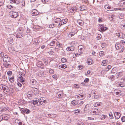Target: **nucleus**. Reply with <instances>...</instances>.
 Segmentation results:
<instances>
[{"instance_id": "46", "label": "nucleus", "mask_w": 125, "mask_h": 125, "mask_svg": "<svg viewBox=\"0 0 125 125\" xmlns=\"http://www.w3.org/2000/svg\"><path fill=\"white\" fill-rule=\"evenodd\" d=\"M105 117V116L104 115H102L101 116H100V118L101 120L104 119Z\"/></svg>"}, {"instance_id": "51", "label": "nucleus", "mask_w": 125, "mask_h": 125, "mask_svg": "<svg viewBox=\"0 0 125 125\" xmlns=\"http://www.w3.org/2000/svg\"><path fill=\"white\" fill-rule=\"evenodd\" d=\"M49 73L51 74L53 73L54 71L52 69H50L49 71Z\"/></svg>"}, {"instance_id": "8", "label": "nucleus", "mask_w": 125, "mask_h": 125, "mask_svg": "<svg viewBox=\"0 0 125 125\" xmlns=\"http://www.w3.org/2000/svg\"><path fill=\"white\" fill-rule=\"evenodd\" d=\"M116 85L121 87H124L125 86V83L122 82H118L117 83Z\"/></svg>"}, {"instance_id": "35", "label": "nucleus", "mask_w": 125, "mask_h": 125, "mask_svg": "<svg viewBox=\"0 0 125 125\" xmlns=\"http://www.w3.org/2000/svg\"><path fill=\"white\" fill-rule=\"evenodd\" d=\"M60 22L62 24V25L64 24H66L67 22V21L64 19H63L61 21V20Z\"/></svg>"}, {"instance_id": "1", "label": "nucleus", "mask_w": 125, "mask_h": 125, "mask_svg": "<svg viewBox=\"0 0 125 125\" xmlns=\"http://www.w3.org/2000/svg\"><path fill=\"white\" fill-rule=\"evenodd\" d=\"M0 88L1 90H3L4 93L5 94H7L9 91L8 87L3 84L0 85Z\"/></svg>"}, {"instance_id": "14", "label": "nucleus", "mask_w": 125, "mask_h": 125, "mask_svg": "<svg viewBox=\"0 0 125 125\" xmlns=\"http://www.w3.org/2000/svg\"><path fill=\"white\" fill-rule=\"evenodd\" d=\"M123 75V73L122 72H120L118 73H117L116 74V76L117 78L119 77L122 76Z\"/></svg>"}, {"instance_id": "41", "label": "nucleus", "mask_w": 125, "mask_h": 125, "mask_svg": "<svg viewBox=\"0 0 125 125\" xmlns=\"http://www.w3.org/2000/svg\"><path fill=\"white\" fill-rule=\"evenodd\" d=\"M109 118L110 119H113L114 118L112 113L110 112L109 114Z\"/></svg>"}, {"instance_id": "27", "label": "nucleus", "mask_w": 125, "mask_h": 125, "mask_svg": "<svg viewBox=\"0 0 125 125\" xmlns=\"http://www.w3.org/2000/svg\"><path fill=\"white\" fill-rule=\"evenodd\" d=\"M3 65L6 68H8L9 67L10 65V64H9L4 63H3Z\"/></svg>"}, {"instance_id": "28", "label": "nucleus", "mask_w": 125, "mask_h": 125, "mask_svg": "<svg viewBox=\"0 0 125 125\" xmlns=\"http://www.w3.org/2000/svg\"><path fill=\"white\" fill-rule=\"evenodd\" d=\"M112 67L111 65H108L106 68L105 71H107L109 70Z\"/></svg>"}, {"instance_id": "49", "label": "nucleus", "mask_w": 125, "mask_h": 125, "mask_svg": "<svg viewBox=\"0 0 125 125\" xmlns=\"http://www.w3.org/2000/svg\"><path fill=\"white\" fill-rule=\"evenodd\" d=\"M55 42L54 41H52L49 44L51 46H52L54 45V44H55Z\"/></svg>"}, {"instance_id": "47", "label": "nucleus", "mask_w": 125, "mask_h": 125, "mask_svg": "<svg viewBox=\"0 0 125 125\" xmlns=\"http://www.w3.org/2000/svg\"><path fill=\"white\" fill-rule=\"evenodd\" d=\"M5 55H6V54L3 52H1L0 54V56L2 57H4Z\"/></svg>"}, {"instance_id": "32", "label": "nucleus", "mask_w": 125, "mask_h": 125, "mask_svg": "<svg viewBox=\"0 0 125 125\" xmlns=\"http://www.w3.org/2000/svg\"><path fill=\"white\" fill-rule=\"evenodd\" d=\"M96 111V115H99V113H100L101 114V111L100 109H96L95 110Z\"/></svg>"}, {"instance_id": "63", "label": "nucleus", "mask_w": 125, "mask_h": 125, "mask_svg": "<svg viewBox=\"0 0 125 125\" xmlns=\"http://www.w3.org/2000/svg\"><path fill=\"white\" fill-rule=\"evenodd\" d=\"M121 26L123 29H125V23L123 24Z\"/></svg>"}, {"instance_id": "52", "label": "nucleus", "mask_w": 125, "mask_h": 125, "mask_svg": "<svg viewBox=\"0 0 125 125\" xmlns=\"http://www.w3.org/2000/svg\"><path fill=\"white\" fill-rule=\"evenodd\" d=\"M15 122H17L18 124L19 125H22V123L21 122H18V120H15Z\"/></svg>"}, {"instance_id": "2", "label": "nucleus", "mask_w": 125, "mask_h": 125, "mask_svg": "<svg viewBox=\"0 0 125 125\" xmlns=\"http://www.w3.org/2000/svg\"><path fill=\"white\" fill-rule=\"evenodd\" d=\"M10 117V115L7 114L2 115L0 116V120L1 119L0 121L2 120H7Z\"/></svg>"}, {"instance_id": "38", "label": "nucleus", "mask_w": 125, "mask_h": 125, "mask_svg": "<svg viewBox=\"0 0 125 125\" xmlns=\"http://www.w3.org/2000/svg\"><path fill=\"white\" fill-rule=\"evenodd\" d=\"M55 26V24L53 23L49 25V27L51 28H53Z\"/></svg>"}, {"instance_id": "19", "label": "nucleus", "mask_w": 125, "mask_h": 125, "mask_svg": "<svg viewBox=\"0 0 125 125\" xmlns=\"http://www.w3.org/2000/svg\"><path fill=\"white\" fill-rule=\"evenodd\" d=\"M115 46L116 50H118L121 48V46L120 44L117 43L115 44Z\"/></svg>"}, {"instance_id": "33", "label": "nucleus", "mask_w": 125, "mask_h": 125, "mask_svg": "<svg viewBox=\"0 0 125 125\" xmlns=\"http://www.w3.org/2000/svg\"><path fill=\"white\" fill-rule=\"evenodd\" d=\"M116 68H114L112 70L111 73H115L116 72H117Z\"/></svg>"}, {"instance_id": "36", "label": "nucleus", "mask_w": 125, "mask_h": 125, "mask_svg": "<svg viewBox=\"0 0 125 125\" xmlns=\"http://www.w3.org/2000/svg\"><path fill=\"white\" fill-rule=\"evenodd\" d=\"M83 103V101H79L77 102V104L79 106L82 105Z\"/></svg>"}, {"instance_id": "22", "label": "nucleus", "mask_w": 125, "mask_h": 125, "mask_svg": "<svg viewBox=\"0 0 125 125\" xmlns=\"http://www.w3.org/2000/svg\"><path fill=\"white\" fill-rule=\"evenodd\" d=\"M19 33L16 34V37L18 38H20L21 37H22L23 36V35L21 33H20V32H18Z\"/></svg>"}, {"instance_id": "24", "label": "nucleus", "mask_w": 125, "mask_h": 125, "mask_svg": "<svg viewBox=\"0 0 125 125\" xmlns=\"http://www.w3.org/2000/svg\"><path fill=\"white\" fill-rule=\"evenodd\" d=\"M31 84L32 85H35L36 84V81L35 79H32L31 80Z\"/></svg>"}, {"instance_id": "39", "label": "nucleus", "mask_w": 125, "mask_h": 125, "mask_svg": "<svg viewBox=\"0 0 125 125\" xmlns=\"http://www.w3.org/2000/svg\"><path fill=\"white\" fill-rule=\"evenodd\" d=\"M61 20L59 18H57L55 19V23H57L59 22Z\"/></svg>"}, {"instance_id": "6", "label": "nucleus", "mask_w": 125, "mask_h": 125, "mask_svg": "<svg viewBox=\"0 0 125 125\" xmlns=\"http://www.w3.org/2000/svg\"><path fill=\"white\" fill-rule=\"evenodd\" d=\"M99 31H103L107 30V28L105 27L102 25H100L99 26Z\"/></svg>"}, {"instance_id": "58", "label": "nucleus", "mask_w": 125, "mask_h": 125, "mask_svg": "<svg viewBox=\"0 0 125 125\" xmlns=\"http://www.w3.org/2000/svg\"><path fill=\"white\" fill-rule=\"evenodd\" d=\"M122 121L123 122H124L125 121V116H123L121 118Z\"/></svg>"}, {"instance_id": "45", "label": "nucleus", "mask_w": 125, "mask_h": 125, "mask_svg": "<svg viewBox=\"0 0 125 125\" xmlns=\"http://www.w3.org/2000/svg\"><path fill=\"white\" fill-rule=\"evenodd\" d=\"M100 105V104L98 103V102H96V103H95V104H94V106L95 107L99 106Z\"/></svg>"}, {"instance_id": "18", "label": "nucleus", "mask_w": 125, "mask_h": 125, "mask_svg": "<svg viewBox=\"0 0 125 125\" xmlns=\"http://www.w3.org/2000/svg\"><path fill=\"white\" fill-rule=\"evenodd\" d=\"M83 95L82 94H79V96L77 97V99L79 100H81L83 99Z\"/></svg>"}, {"instance_id": "50", "label": "nucleus", "mask_w": 125, "mask_h": 125, "mask_svg": "<svg viewBox=\"0 0 125 125\" xmlns=\"http://www.w3.org/2000/svg\"><path fill=\"white\" fill-rule=\"evenodd\" d=\"M21 6L22 7L24 6L25 5V2L24 0H22L21 1Z\"/></svg>"}, {"instance_id": "3", "label": "nucleus", "mask_w": 125, "mask_h": 125, "mask_svg": "<svg viewBox=\"0 0 125 125\" xmlns=\"http://www.w3.org/2000/svg\"><path fill=\"white\" fill-rule=\"evenodd\" d=\"M104 8L107 11H113L114 10H117L116 8H114L113 9V10L112 9L111 7L109 6L108 5H105L104 6Z\"/></svg>"}, {"instance_id": "43", "label": "nucleus", "mask_w": 125, "mask_h": 125, "mask_svg": "<svg viewBox=\"0 0 125 125\" xmlns=\"http://www.w3.org/2000/svg\"><path fill=\"white\" fill-rule=\"evenodd\" d=\"M67 60L66 59L64 58H62L61 59V61L62 62H64L67 61Z\"/></svg>"}, {"instance_id": "34", "label": "nucleus", "mask_w": 125, "mask_h": 125, "mask_svg": "<svg viewBox=\"0 0 125 125\" xmlns=\"http://www.w3.org/2000/svg\"><path fill=\"white\" fill-rule=\"evenodd\" d=\"M71 103L73 105H75L76 104H77V102L76 101L74 100L72 101L71 102Z\"/></svg>"}, {"instance_id": "60", "label": "nucleus", "mask_w": 125, "mask_h": 125, "mask_svg": "<svg viewBox=\"0 0 125 125\" xmlns=\"http://www.w3.org/2000/svg\"><path fill=\"white\" fill-rule=\"evenodd\" d=\"M73 112L74 114L76 115H77V113H79V111L78 110H76L75 111H73Z\"/></svg>"}, {"instance_id": "44", "label": "nucleus", "mask_w": 125, "mask_h": 125, "mask_svg": "<svg viewBox=\"0 0 125 125\" xmlns=\"http://www.w3.org/2000/svg\"><path fill=\"white\" fill-rule=\"evenodd\" d=\"M13 42V40L12 38H10L8 41V42L10 44H11Z\"/></svg>"}, {"instance_id": "11", "label": "nucleus", "mask_w": 125, "mask_h": 125, "mask_svg": "<svg viewBox=\"0 0 125 125\" xmlns=\"http://www.w3.org/2000/svg\"><path fill=\"white\" fill-rule=\"evenodd\" d=\"M37 90H38L37 88H31V92L33 94H36L37 93Z\"/></svg>"}, {"instance_id": "21", "label": "nucleus", "mask_w": 125, "mask_h": 125, "mask_svg": "<svg viewBox=\"0 0 125 125\" xmlns=\"http://www.w3.org/2000/svg\"><path fill=\"white\" fill-rule=\"evenodd\" d=\"M38 105H40L42 104L43 103V102L44 103H45V102L46 101L45 100H44L43 101H42L41 100H40L38 99Z\"/></svg>"}, {"instance_id": "29", "label": "nucleus", "mask_w": 125, "mask_h": 125, "mask_svg": "<svg viewBox=\"0 0 125 125\" xmlns=\"http://www.w3.org/2000/svg\"><path fill=\"white\" fill-rule=\"evenodd\" d=\"M38 99H36V100L35 99V100H33V104H37L38 105Z\"/></svg>"}, {"instance_id": "16", "label": "nucleus", "mask_w": 125, "mask_h": 125, "mask_svg": "<svg viewBox=\"0 0 125 125\" xmlns=\"http://www.w3.org/2000/svg\"><path fill=\"white\" fill-rule=\"evenodd\" d=\"M32 14L33 15H36L39 14V13L37 10H33L32 11Z\"/></svg>"}, {"instance_id": "31", "label": "nucleus", "mask_w": 125, "mask_h": 125, "mask_svg": "<svg viewBox=\"0 0 125 125\" xmlns=\"http://www.w3.org/2000/svg\"><path fill=\"white\" fill-rule=\"evenodd\" d=\"M44 115H44V116L47 117H49L51 116L52 115L51 114H49L48 113H46Z\"/></svg>"}, {"instance_id": "25", "label": "nucleus", "mask_w": 125, "mask_h": 125, "mask_svg": "<svg viewBox=\"0 0 125 125\" xmlns=\"http://www.w3.org/2000/svg\"><path fill=\"white\" fill-rule=\"evenodd\" d=\"M9 80L11 83H13L14 81L13 76H12L11 78L9 77Z\"/></svg>"}, {"instance_id": "61", "label": "nucleus", "mask_w": 125, "mask_h": 125, "mask_svg": "<svg viewBox=\"0 0 125 125\" xmlns=\"http://www.w3.org/2000/svg\"><path fill=\"white\" fill-rule=\"evenodd\" d=\"M89 81V79L88 78H85L84 80V82L86 83L88 82Z\"/></svg>"}, {"instance_id": "17", "label": "nucleus", "mask_w": 125, "mask_h": 125, "mask_svg": "<svg viewBox=\"0 0 125 125\" xmlns=\"http://www.w3.org/2000/svg\"><path fill=\"white\" fill-rule=\"evenodd\" d=\"M59 68L60 69H65L67 68V66L66 65H60L59 67Z\"/></svg>"}, {"instance_id": "13", "label": "nucleus", "mask_w": 125, "mask_h": 125, "mask_svg": "<svg viewBox=\"0 0 125 125\" xmlns=\"http://www.w3.org/2000/svg\"><path fill=\"white\" fill-rule=\"evenodd\" d=\"M44 72L43 71L40 70L37 73V75L39 76H42L44 75Z\"/></svg>"}, {"instance_id": "57", "label": "nucleus", "mask_w": 125, "mask_h": 125, "mask_svg": "<svg viewBox=\"0 0 125 125\" xmlns=\"http://www.w3.org/2000/svg\"><path fill=\"white\" fill-rule=\"evenodd\" d=\"M124 49V47H122L121 48V49L119 51V52H122Z\"/></svg>"}, {"instance_id": "4", "label": "nucleus", "mask_w": 125, "mask_h": 125, "mask_svg": "<svg viewBox=\"0 0 125 125\" xmlns=\"http://www.w3.org/2000/svg\"><path fill=\"white\" fill-rule=\"evenodd\" d=\"M3 61L4 62L7 63L10 61V58L8 56L5 55L3 58Z\"/></svg>"}, {"instance_id": "20", "label": "nucleus", "mask_w": 125, "mask_h": 125, "mask_svg": "<svg viewBox=\"0 0 125 125\" xmlns=\"http://www.w3.org/2000/svg\"><path fill=\"white\" fill-rule=\"evenodd\" d=\"M77 23L81 26L83 25V21L82 20H78Z\"/></svg>"}, {"instance_id": "40", "label": "nucleus", "mask_w": 125, "mask_h": 125, "mask_svg": "<svg viewBox=\"0 0 125 125\" xmlns=\"http://www.w3.org/2000/svg\"><path fill=\"white\" fill-rule=\"evenodd\" d=\"M6 77L5 76V75L4 74H3L2 76V78H0V79H4V81H6Z\"/></svg>"}, {"instance_id": "10", "label": "nucleus", "mask_w": 125, "mask_h": 125, "mask_svg": "<svg viewBox=\"0 0 125 125\" xmlns=\"http://www.w3.org/2000/svg\"><path fill=\"white\" fill-rule=\"evenodd\" d=\"M114 115L115 116V119H118L120 118L121 116L120 113L119 112L115 113H114Z\"/></svg>"}, {"instance_id": "53", "label": "nucleus", "mask_w": 125, "mask_h": 125, "mask_svg": "<svg viewBox=\"0 0 125 125\" xmlns=\"http://www.w3.org/2000/svg\"><path fill=\"white\" fill-rule=\"evenodd\" d=\"M12 72L10 71H9L7 72V74L9 76H10L12 74Z\"/></svg>"}, {"instance_id": "48", "label": "nucleus", "mask_w": 125, "mask_h": 125, "mask_svg": "<svg viewBox=\"0 0 125 125\" xmlns=\"http://www.w3.org/2000/svg\"><path fill=\"white\" fill-rule=\"evenodd\" d=\"M30 112V111L27 109H26L25 110V113H26L27 114H29Z\"/></svg>"}, {"instance_id": "9", "label": "nucleus", "mask_w": 125, "mask_h": 125, "mask_svg": "<svg viewBox=\"0 0 125 125\" xmlns=\"http://www.w3.org/2000/svg\"><path fill=\"white\" fill-rule=\"evenodd\" d=\"M10 3H14L16 4H18L20 2V0H11Z\"/></svg>"}, {"instance_id": "54", "label": "nucleus", "mask_w": 125, "mask_h": 125, "mask_svg": "<svg viewBox=\"0 0 125 125\" xmlns=\"http://www.w3.org/2000/svg\"><path fill=\"white\" fill-rule=\"evenodd\" d=\"M7 7L8 9H11V8H13V7L12 6L10 5H8L7 6Z\"/></svg>"}, {"instance_id": "7", "label": "nucleus", "mask_w": 125, "mask_h": 125, "mask_svg": "<svg viewBox=\"0 0 125 125\" xmlns=\"http://www.w3.org/2000/svg\"><path fill=\"white\" fill-rule=\"evenodd\" d=\"M10 13L12 14L11 17L15 18L17 17L18 16V14L17 12H16L12 11Z\"/></svg>"}, {"instance_id": "56", "label": "nucleus", "mask_w": 125, "mask_h": 125, "mask_svg": "<svg viewBox=\"0 0 125 125\" xmlns=\"http://www.w3.org/2000/svg\"><path fill=\"white\" fill-rule=\"evenodd\" d=\"M77 10V9L76 7H73L72 8V10L73 11H76Z\"/></svg>"}, {"instance_id": "15", "label": "nucleus", "mask_w": 125, "mask_h": 125, "mask_svg": "<svg viewBox=\"0 0 125 125\" xmlns=\"http://www.w3.org/2000/svg\"><path fill=\"white\" fill-rule=\"evenodd\" d=\"M18 78L19 79V80L20 82H24V79L22 77L21 75H18Z\"/></svg>"}, {"instance_id": "62", "label": "nucleus", "mask_w": 125, "mask_h": 125, "mask_svg": "<svg viewBox=\"0 0 125 125\" xmlns=\"http://www.w3.org/2000/svg\"><path fill=\"white\" fill-rule=\"evenodd\" d=\"M41 0L42 2L44 3H45L48 2L49 0Z\"/></svg>"}, {"instance_id": "37", "label": "nucleus", "mask_w": 125, "mask_h": 125, "mask_svg": "<svg viewBox=\"0 0 125 125\" xmlns=\"http://www.w3.org/2000/svg\"><path fill=\"white\" fill-rule=\"evenodd\" d=\"M31 92H28V93L27 94V97L29 98L31 96H32V95H32V94L31 93Z\"/></svg>"}, {"instance_id": "12", "label": "nucleus", "mask_w": 125, "mask_h": 125, "mask_svg": "<svg viewBox=\"0 0 125 125\" xmlns=\"http://www.w3.org/2000/svg\"><path fill=\"white\" fill-rule=\"evenodd\" d=\"M66 50L68 51H72L74 50V47L73 46L68 47L66 48Z\"/></svg>"}, {"instance_id": "59", "label": "nucleus", "mask_w": 125, "mask_h": 125, "mask_svg": "<svg viewBox=\"0 0 125 125\" xmlns=\"http://www.w3.org/2000/svg\"><path fill=\"white\" fill-rule=\"evenodd\" d=\"M100 55L101 56H103L104 55V52L103 51H100L99 52Z\"/></svg>"}, {"instance_id": "26", "label": "nucleus", "mask_w": 125, "mask_h": 125, "mask_svg": "<svg viewBox=\"0 0 125 125\" xmlns=\"http://www.w3.org/2000/svg\"><path fill=\"white\" fill-rule=\"evenodd\" d=\"M107 64L106 61V60H103L101 63V65L103 66H106Z\"/></svg>"}, {"instance_id": "30", "label": "nucleus", "mask_w": 125, "mask_h": 125, "mask_svg": "<svg viewBox=\"0 0 125 125\" xmlns=\"http://www.w3.org/2000/svg\"><path fill=\"white\" fill-rule=\"evenodd\" d=\"M92 61V60L90 59H88L87 60V61L88 63V64L89 65H90L92 63L91 62Z\"/></svg>"}, {"instance_id": "5", "label": "nucleus", "mask_w": 125, "mask_h": 125, "mask_svg": "<svg viewBox=\"0 0 125 125\" xmlns=\"http://www.w3.org/2000/svg\"><path fill=\"white\" fill-rule=\"evenodd\" d=\"M9 111L8 109L6 107H1L0 108V114L7 111Z\"/></svg>"}, {"instance_id": "23", "label": "nucleus", "mask_w": 125, "mask_h": 125, "mask_svg": "<svg viewBox=\"0 0 125 125\" xmlns=\"http://www.w3.org/2000/svg\"><path fill=\"white\" fill-rule=\"evenodd\" d=\"M121 91L119 90H117V91L116 90L115 91V93L116 95H117V96H118V95H117L121 94Z\"/></svg>"}, {"instance_id": "64", "label": "nucleus", "mask_w": 125, "mask_h": 125, "mask_svg": "<svg viewBox=\"0 0 125 125\" xmlns=\"http://www.w3.org/2000/svg\"><path fill=\"white\" fill-rule=\"evenodd\" d=\"M121 80L122 81H123L124 83H125V76L122 78Z\"/></svg>"}, {"instance_id": "42", "label": "nucleus", "mask_w": 125, "mask_h": 125, "mask_svg": "<svg viewBox=\"0 0 125 125\" xmlns=\"http://www.w3.org/2000/svg\"><path fill=\"white\" fill-rule=\"evenodd\" d=\"M56 46H57L59 48L61 46V45H62V44L58 42H56Z\"/></svg>"}, {"instance_id": "55", "label": "nucleus", "mask_w": 125, "mask_h": 125, "mask_svg": "<svg viewBox=\"0 0 125 125\" xmlns=\"http://www.w3.org/2000/svg\"><path fill=\"white\" fill-rule=\"evenodd\" d=\"M101 46L102 48H104L106 46V44L104 43L101 44Z\"/></svg>"}]
</instances>
